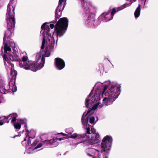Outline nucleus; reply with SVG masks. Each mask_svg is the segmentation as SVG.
<instances>
[{
    "label": "nucleus",
    "instance_id": "f257e3e1",
    "mask_svg": "<svg viewBox=\"0 0 158 158\" xmlns=\"http://www.w3.org/2000/svg\"><path fill=\"white\" fill-rule=\"evenodd\" d=\"M120 85L116 82H111L110 81L103 83L97 82L94 88L96 90L93 93L92 91L86 99L85 105L87 108L91 109L87 113L85 112L82 116L81 120L85 127L86 133L83 135L74 134L71 137L85 138L88 144L91 145L98 140L99 135L96 130L91 128L90 133V126L88 121L90 123L95 124V118L91 115L94 113V110L98 106L102 107L103 105H108L111 104L117 98L120 93Z\"/></svg>",
    "mask_w": 158,
    "mask_h": 158
},
{
    "label": "nucleus",
    "instance_id": "f03ea898",
    "mask_svg": "<svg viewBox=\"0 0 158 158\" xmlns=\"http://www.w3.org/2000/svg\"><path fill=\"white\" fill-rule=\"evenodd\" d=\"M68 24L67 19L66 18H60L56 24L54 31L52 34L50 32L49 27L53 29L54 26L53 24H49L47 23H44L41 26L40 33H42L43 39L45 41L44 48L50 51L54 48L55 41L57 43L58 37L63 35L66 30Z\"/></svg>",
    "mask_w": 158,
    "mask_h": 158
},
{
    "label": "nucleus",
    "instance_id": "7ed1b4c3",
    "mask_svg": "<svg viewBox=\"0 0 158 158\" xmlns=\"http://www.w3.org/2000/svg\"><path fill=\"white\" fill-rule=\"evenodd\" d=\"M45 43V40H44L40 51L37 54L35 62L28 60L23 63H19V67L26 70H30L34 72L42 68L44 64L45 57L49 56L50 54L49 50L46 49V48H44Z\"/></svg>",
    "mask_w": 158,
    "mask_h": 158
},
{
    "label": "nucleus",
    "instance_id": "20e7f679",
    "mask_svg": "<svg viewBox=\"0 0 158 158\" xmlns=\"http://www.w3.org/2000/svg\"><path fill=\"white\" fill-rule=\"evenodd\" d=\"M112 138L110 135L104 137L100 145H98L97 149L89 148L86 150L87 156L94 158H102L101 154L102 155L103 158H108L109 154L111 149Z\"/></svg>",
    "mask_w": 158,
    "mask_h": 158
},
{
    "label": "nucleus",
    "instance_id": "39448f33",
    "mask_svg": "<svg viewBox=\"0 0 158 158\" xmlns=\"http://www.w3.org/2000/svg\"><path fill=\"white\" fill-rule=\"evenodd\" d=\"M3 49L4 51L3 58L6 69L7 70H11L10 75L15 79L17 75V73L14 69L13 64L9 61L8 57L13 61H18L20 60L18 56V52L17 48H15L12 51L10 45L5 43L4 44V47H2V48L1 51H3Z\"/></svg>",
    "mask_w": 158,
    "mask_h": 158
},
{
    "label": "nucleus",
    "instance_id": "423d86ee",
    "mask_svg": "<svg viewBox=\"0 0 158 158\" xmlns=\"http://www.w3.org/2000/svg\"><path fill=\"white\" fill-rule=\"evenodd\" d=\"M15 8L10 2L8 5L6 14V22L8 23V26L10 25L13 26L15 23V20L14 17Z\"/></svg>",
    "mask_w": 158,
    "mask_h": 158
},
{
    "label": "nucleus",
    "instance_id": "0eeeda50",
    "mask_svg": "<svg viewBox=\"0 0 158 158\" xmlns=\"http://www.w3.org/2000/svg\"><path fill=\"white\" fill-rule=\"evenodd\" d=\"M25 130L26 136L29 137V138L27 140V143L26 144V147L28 148H33L36 146L37 142V141H35L32 144H31V140L30 138L33 139L35 137L36 132L35 131L32 129L30 130V131L27 130Z\"/></svg>",
    "mask_w": 158,
    "mask_h": 158
},
{
    "label": "nucleus",
    "instance_id": "6e6552de",
    "mask_svg": "<svg viewBox=\"0 0 158 158\" xmlns=\"http://www.w3.org/2000/svg\"><path fill=\"white\" fill-rule=\"evenodd\" d=\"M73 131V129L72 128H69L67 129H66L65 130V132L67 133V134H64L62 133H61L59 134L60 135V136H64V137L59 138V139H57V140H59V141H61L62 140H64L65 139H67L69 138H72L75 139L76 138H77L78 139H82V141H81L80 142V143H81L82 142H85V143H87V144H88V143L87 142V140H85L86 139L85 138H78L77 137H76L75 138H73L71 137V136L72 135H73L74 134H73V135H72L69 136V135L71 134L72 132ZM75 133H74V134Z\"/></svg>",
    "mask_w": 158,
    "mask_h": 158
},
{
    "label": "nucleus",
    "instance_id": "1a4fd4ad",
    "mask_svg": "<svg viewBox=\"0 0 158 158\" xmlns=\"http://www.w3.org/2000/svg\"><path fill=\"white\" fill-rule=\"evenodd\" d=\"M116 12V9L115 8L112 10L110 13V11L102 13L99 17V18L102 20L105 21H108L111 20L113 17L114 14Z\"/></svg>",
    "mask_w": 158,
    "mask_h": 158
},
{
    "label": "nucleus",
    "instance_id": "9d476101",
    "mask_svg": "<svg viewBox=\"0 0 158 158\" xmlns=\"http://www.w3.org/2000/svg\"><path fill=\"white\" fill-rule=\"evenodd\" d=\"M66 0H59L58 5L55 12L56 18H59L61 15V11L64 9Z\"/></svg>",
    "mask_w": 158,
    "mask_h": 158
},
{
    "label": "nucleus",
    "instance_id": "9b49d317",
    "mask_svg": "<svg viewBox=\"0 0 158 158\" xmlns=\"http://www.w3.org/2000/svg\"><path fill=\"white\" fill-rule=\"evenodd\" d=\"M7 23L8 29L5 32V36L3 38L4 41L6 40V38L10 39L11 37L14 32L15 24V23H14L13 26L10 24V26H8V23Z\"/></svg>",
    "mask_w": 158,
    "mask_h": 158
},
{
    "label": "nucleus",
    "instance_id": "f8f14e48",
    "mask_svg": "<svg viewBox=\"0 0 158 158\" xmlns=\"http://www.w3.org/2000/svg\"><path fill=\"white\" fill-rule=\"evenodd\" d=\"M23 124L26 128L27 127V121L25 119H20L18 120L15 123H14V127L17 131L19 130L21 127V125Z\"/></svg>",
    "mask_w": 158,
    "mask_h": 158
},
{
    "label": "nucleus",
    "instance_id": "ddd939ff",
    "mask_svg": "<svg viewBox=\"0 0 158 158\" xmlns=\"http://www.w3.org/2000/svg\"><path fill=\"white\" fill-rule=\"evenodd\" d=\"M56 66L58 70H61L65 67V62L63 60L59 58L55 59Z\"/></svg>",
    "mask_w": 158,
    "mask_h": 158
},
{
    "label": "nucleus",
    "instance_id": "4468645a",
    "mask_svg": "<svg viewBox=\"0 0 158 158\" xmlns=\"http://www.w3.org/2000/svg\"><path fill=\"white\" fill-rule=\"evenodd\" d=\"M82 4H83L84 6L85 7V8L87 9V8L89 9V11L87 10V13L90 12L92 13L94 12L95 10V8L94 7L91 3L89 2H84V0H81Z\"/></svg>",
    "mask_w": 158,
    "mask_h": 158
},
{
    "label": "nucleus",
    "instance_id": "2eb2a0df",
    "mask_svg": "<svg viewBox=\"0 0 158 158\" xmlns=\"http://www.w3.org/2000/svg\"><path fill=\"white\" fill-rule=\"evenodd\" d=\"M8 89L6 88L4 86V84L3 83V81L2 80H0V93L2 94H6L8 91Z\"/></svg>",
    "mask_w": 158,
    "mask_h": 158
},
{
    "label": "nucleus",
    "instance_id": "dca6fc26",
    "mask_svg": "<svg viewBox=\"0 0 158 158\" xmlns=\"http://www.w3.org/2000/svg\"><path fill=\"white\" fill-rule=\"evenodd\" d=\"M95 22V19L94 16L92 17L89 16L86 20V23L88 25L91 27H94V23Z\"/></svg>",
    "mask_w": 158,
    "mask_h": 158
},
{
    "label": "nucleus",
    "instance_id": "f3484780",
    "mask_svg": "<svg viewBox=\"0 0 158 158\" xmlns=\"http://www.w3.org/2000/svg\"><path fill=\"white\" fill-rule=\"evenodd\" d=\"M21 57L22 59V60H20H20H19V63H23L27 61L28 60V58L27 54V53L25 52H22L21 53Z\"/></svg>",
    "mask_w": 158,
    "mask_h": 158
},
{
    "label": "nucleus",
    "instance_id": "a211bd4d",
    "mask_svg": "<svg viewBox=\"0 0 158 158\" xmlns=\"http://www.w3.org/2000/svg\"><path fill=\"white\" fill-rule=\"evenodd\" d=\"M9 117L7 116H2L0 117V126L6 123H8L9 121L8 120Z\"/></svg>",
    "mask_w": 158,
    "mask_h": 158
},
{
    "label": "nucleus",
    "instance_id": "6ab92c4d",
    "mask_svg": "<svg viewBox=\"0 0 158 158\" xmlns=\"http://www.w3.org/2000/svg\"><path fill=\"white\" fill-rule=\"evenodd\" d=\"M9 89L14 92L17 91V87L15 85L14 81H10L9 84Z\"/></svg>",
    "mask_w": 158,
    "mask_h": 158
},
{
    "label": "nucleus",
    "instance_id": "aec40b11",
    "mask_svg": "<svg viewBox=\"0 0 158 158\" xmlns=\"http://www.w3.org/2000/svg\"><path fill=\"white\" fill-rule=\"evenodd\" d=\"M59 138H52L50 140L48 139L45 140L44 141V143L46 144H56L57 145V143H55L56 141L58 140H57V139H58Z\"/></svg>",
    "mask_w": 158,
    "mask_h": 158
},
{
    "label": "nucleus",
    "instance_id": "412c9836",
    "mask_svg": "<svg viewBox=\"0 0 158 158\" xmlns=\"http://www.w3.org/2000/svg\"><path fill=\"white\" fill-rule=\"evenodd\" d=\"M7 116L9 117V118H10V119L11 120V122L14 123L16 120V118L18 117V115L17 114L15 113L11 114Z\"/></svg>",
    "mask_w": 158,
    "mask_h": 158
},
{
    "label": "nucleus",
    "instance_id": "4be33fe9",
    "mask_svg": "<svg viewBox=\"0 0 158 158\" xmlns=\"http://www.w3.org/2000/svg\"><path fill=\"white\" fill-rule=\"evenodd\" d=\"M140 10L141 6L140 5H139L135 12L134 15L135 18H137L139 16L140 13Z\"/></svg>",
    "mask_w": 158,
    "mask_h": 158
},
{
    "label": "nucleus",
    "instance_id": "5701e85b",
    "mask_svg": "<svg viewBox=\"0 0 158 158\" xmlns=\"http://www.w3.org/2000/svg\"><path fill=\"white\" fill-rule=\"evenodd\" d=\"M42 146V144L41 143H39L38 145L36 147H35L34 149H33V150H35L36 149H37L38 148H40V147H41Z\"/></svg>",
    "mask_w": 158,
    "mask_h": 158
},
{
    "label": "nucleus",
    "instance_id": "b1692460",
    "mask_svg": "<svg viewBox=\"0 0 158 158\" xmlns=\"http://www.w3.org/2000/svg\"><path fill=\"white\" fill-rule=\"evenodd\" d=\"M10 45L11 47H13L15 46V44L14 43L11 42V44H10Z\"/></svg>",
    "mask_w": 158,
    "mask_h": 158
},
{
    "label": "nucleus",
    "instance_id": "393cba45",
    "mask_svg": "<svg viewBox=\"0 0 158 158\" xmlns=\"http://www.w3.org/2000/svg\"><path fill=\"white\" fill-rule=\"evenodd\" d=\"M3 101V98L1 96H0V103Z\"/></svg>",
    "mask_w": 158,
    "mask_h": 158
},
{
    "label": "nucleus",
    "instance_id": "a878e982",
    "mask_svg": "<svg viewBox=\"0 0 158 158\" xmlns=\"http://www.w3.org/2000/svg\"><path fill=\"white\" fill-rule=\"evenodd\" d=\"M26 138H25L24 139V140L22 142V143H23V144L24 143V142L25 141H26Z\"/></svg>",
    "mask_w": 158,
    "mask_h": 158
},
{
    "label": "nucleus",
    "instance_id": "bb28decb",
    "mask_svg": "<svg viewBox=\"0 0 158 158\" xmlns=\"http://www.w3.org/2000/svg\"><path fill=\"white\" fill-rule=\"evenodd\" d=\"M16 136H17V135H16ZM15 136H14V137L15 138Z\"/></svg>",
    "mask_w": 158,
    "mask_h": 158
}]
</instances>
